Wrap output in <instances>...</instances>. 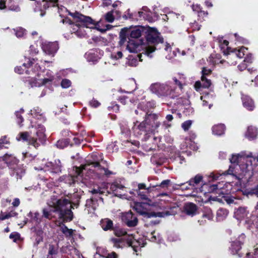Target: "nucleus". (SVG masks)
Wrapping results in <instances>:
<instances>
[{"label": "nucleus", "instance_id": "1", "mask_svg": "<svg viewBox=\"0 0 258 258\" xmlns=\"http://www.w3.org/2000/svg\"><path fill=\"white\" fill-rule=\"evenodd\" d=\"M147 43H144L140 39H131L128 42L126 46V49L130 52L137 53L142 51L143 54L149 57H152V53L155 50V46L161 43L164 47V49L169 52L168 56L166 57L170 59L176 55L175 51L171 53V46L169 43H163V39L160 37V34L154 28H151L150 32L147 37Z\"/></svg>", "mask_w": 258, "mask_h": 258}, {"label": "nucleus", "instance_id": "2", "mask_svg": "<svg viewBox=\"0 0 258 258\" xmlns=\"http://www.w3.org/2000/svg\"><path fill=\"white\" fill-rule=\"evenodd\" d=\"M252 153L246 154L245 152L232 155L230 159L231 163L236 164L230 166L226 173L234 176L238 180L247 181L253 175V168L251 164Z\"/></svg>", "mask_w": 258, "mask_h": 258}, {"label": "nucleus", "instance_id": "3", "mask_svg": "<svg viewBox=\"0 0 258 258\" xmlns=\"http://www.w3.org/2000/svg\"><path fill=\"white\" fill-rule=\"evenodd\" d=\"M72 201V199H58L54 196H52L47 202L48 207L43 210V216L50 219L53 217L52 213L56 212L58 213L59 219L63 221H70L73 219V213L71 210Z\"/></svg>", "mask_w": 258, "mask_h": 258}, {"label": "nucleus", "instance_id": "4", "mask_svg": "<svg viewBox=\"0 0 258 258\" xmlns=\"http://www.w3.org/2000/svg\"><path fill=\"white\" fill-rule=\"evenodd\" d=\"M26 65L31 66L32 71L36 74L35 77L29 80V84L31 87H39L47 84L49 85L54 81L55 78L53 72L49 70L41 71L39 65L34 59H29L27 63H24L23 64V67H24L25 69L26 68Z\"/></svg>", "mask_w": 258, "mask_h": 258}, {"label": "nucleus", "instance_id": "5", "mask_svg": "<svg viewBox=\"0 0 258 258\" xmlns=\"http://www.w3.org/2000/svg\"><path fill=\"white\" fill-rule=\"evenodd\" d=\"M137 192L141 199L146 200V202H136L134 203L133 205H132L133 208L140 215L146 216L148 217H162L165 215H168L169 214L168 212H166L165 214L163 212H153L149 213V211L151 210V207L156 208V209H164L165 207L163 206L160 202L161 200H158V201H152L151 200L146 199V196L144 195H141L140 191H137Z\"/></svg>", "mask_w": 258, "mask_h": 258}, {"label": "nucleus", "instance_id": "6", "mask_svg": "<svg viewBox=\"0 0 258 258\" xmlns=\"http://www.w3.org/2000/svg\"><path fill=\"white\" fill-rule=\"evenodd\" d=\"M31 123L33 130L30 134L27 132L20 133L17 137V140L26 141L35 148H37L45 141V128L40 124H33V121Z\"/></svg>", "mask_w": 258, "mask_h": 258}, {"label": "nucleus", "instance_id": "7", "mask_svg": "<svg viewBox=\"0 0 258 258\" xmlns=\"http://www.w3.org/2000/svg\"><path fill=\"white\" fill-rule=\"evenodd\" d=\"M173 82L165 84L156 83L152 84L150 87V91L159 96H175L177 92V86L180 90L182 89L181 83L175 78L173 79Z\"/></svg>", "mask_w": 258, "mask_h": 258}, {"label": "nucleus", "instance_id": "8", "mask_svg": "<svg viewBox=\"0 0 258 258\" xmlns=\"http://www.w3.org/2000/svg\"><path fill=\"white\" fill-rule=\"evenodd\" d=\"M155 114H149L145 120L139 123L137 121L133 128L136 136L141 135L143 133L152 132L159 127L160 123L156 119Z\"/></svg>", "mask_w": 258, "mask_h": 258}, {"label": "nucleus", "instance_id": "9", "mask_svg": "<svg viewBox=\"0 0 258 258\" xmlns=\"http://www.w3.org/2000/svg\"><path fill=\"white\" fill-rule=\"evenodd\" d=\"M79 15H82V14L76 13L72 15V16L77 19V20L75 24H72V32L74 33L78 37H84L87 35V31L85 28L94 29L90 27H87L84 24V22L82 21Z\"/></svg>", "mask_w": 258, "mask_h": 258}, {"label": "nucleus", "instance_id": "10", "mask_svg": "<svg viewBox=\"0 0 258 258\" xmlns=\"http://www.w3.org/2000/svg\"><path fill=\"white\" fill-rule=\"evenodd\" d=\"M247 49L244 47H241L238 50L233 49L228 47L227 49V52L224 50L223 53L225 55H229L227 57L228 63L231 65H235L236 61L235 60L237 57L242 58L245 55Z\"/></svg>", "mask_w": 258, "mask_h": 258}, {"label": "nucleus", "instance_id": "11", "mask_svg": "<svg viewBox=\"0 0 258 258\" xmlns=\"http://www.w3.org/2000/svg\"><path fill=\"white\" fill-rule=\"evenodd\" d=\"M80 20L84 22V24L87 27L94 28L99 31L104 33L107 30L110 29L112 26L110 25L107 24L105 25V28H100L99 27V22H96L90 17H87L84 15H79Z\"/></svg>", "mask_w": 258, "mask_h": 258}, {"label": "nucleus", "instance_id": "12", "mask_svg": "<svg viewBox=\"0 0 258 258\" xmlns=\"http://www.w3.org/2000/svg\"><path fill=\"white\" fill-rule=\"evenodd\" d=\"M115 234L117 236V238H112L111 241L113 243L114 246L117 248L122 247L124 241H126V238H127L128 235L126 232L121 229H117L115 231Z\"/></svg>", "mask_w": 258, "mask_h": 258}, {"label": "nucleus", "instance_id": "13", "mask_svg": "<svg viewBox=\"0 0 258 258\" xmlns=\"http://www.w3.org/2000/svg\"><path fill=\"white\" fill-rule=\"evenodd\" d=\"M41 48L45 54L52 57L58 49V44L56 42L45 41L42 42Z\"/></svg>", "mask_w": 258, "mask_h": 258}, {"label": "nucleus", "instance_id": "14", "mask_svg": "<svg viewBox=\"0 0 258 258\" xmlns=\"http://www.w3.org/2000/svg\"><path fill=\"white\" fill-rule=\"evenodd\" d=\"M213 187L216 190V192L219 194L224 195L231 191L234 192L232 185L230 182H219L217 184L213 185Z\"/></svg>", "mask_w": 258, "mask_h": 258}, {"label": "nucleus", "instance_id": "15", "mask_svg": "<svg viewBox=\"0 0 258 258\" xmlns=\"http://www.w3.org/2000/svg\"><path fill=\"white\" fill-rule=\"evenodd\" d=\"M126 242L129 246L133 247L136 252H137L139 249L143 247L145 244L143 239H136L132 234L127 236V238H126Z\"/></svg>", "mask_w": 258, "mask_h": 258}, {"label": "nucleus", "instance_id": "16", "mask_svg": "<svg viewBox=\"0 0 258 258\" xmlns=\"http://www.w3.org/2000/svg\"><path fill=\"white\" fill-rule=\"evenodd\" d=\"M125 188L120 181H114L112 183L108 184L107 189L109 193H112L116 196L121 195V191Z\"/></svg>", "mask_w": 258, "mask_h": 258}, {"label": "nucleus", "instance_id": "17", "mask_svg": "<svg viewBox=\"0 0 258 258\" xmlns=\"http://www.w3.org/2000/svg\"><path fill=\"white\" fill-rule=\"evenodd\" d=\"M121 219L129 227L135 226L138 223L137 218L131 211L122 213Z\"/></svg>", "mask_w": 258, "mask_h": 258}, {"label": "nucleus", "instance_id": "18", "mask_svg": "<svg viewBox=\"0 0 258 258\" xmlns=\"http://www.w3.org/2000/svg\"><path fill=\"white\" fill-rule=\"evenodd\" d=\"M35 169H38L35 167ZM40 170L44 169L45 171L50 170L53 173H58L61 171L60 162L59 160H55L54 162H48L44 167H41Z\"/></svg>", "mask_w": 258, "mask_h": 258}, {"label": "nucleus", "instance_id": "19", "mask_svg": "<svg viewBox=\"0 0 258 258\" xmlns=\"http://www.w3.org/2000/svg\"><path fill=\"white\" fill-rule=\"evenodd\" d=\"M245 238L244 234H242L235 241H232L230 249L233 254H237L241 249V244L244 242Z\"/></svg>", "mask_w": 258, "mask_h": 258}, {"label": "nucleus", "instance_id": "20", "mask_svg": "<svg viewBox=\"0 0 258 258\" xmlns=\"http://www.w3.org/2000/svg\"><path fill=\"white\" fill-rule=\"evenodd\" d=\"M203 177L201 175H197L194 178L191 179L188 181V185L189 187L186 186L185 189H196L197 191H202L200 188H198L197 186L201 185L203 183Z\"/></svg>", "mask_w": 258, "mask_h": 258}, {"label": "nucleus", "instance_id": "21", "mask_svg": "<svg viewBox=\"0 0 258 258\" xmlns=\"http://www.w3.org/2000/svg\"><path fill=\"white\" fill-rule=\"evenodd\" d=\"M211 73V70L207 68H203L202 71L201 81L203 82V86L205 88H209L211 85V80L207 77Z\"/></svg>", "mask_w": 258, "mask_h": 258}, {"label": "nucleus", "instance_id": "22", "mask_svg": "<svg viewBox=\"0 0 258 258\" xmlns=\"http://www.w3.org/2000/svg\"><path fill=\"white\" fill-rule=\"evenodd\" d=\"M2 160L11 168H13L18 162L17 159L12 154H6L2 157Z\"/></svg>", "mask_w": 258, "mask_h": 258}, {"label": "nucleus", "instance_id": "23", "mask_svg": "<svg viewBox=\"0 0 258 258\" xmlns=\"http://www.w3.org/2000/svg\"><path fill=\"white\" fill-rule=\"evenodd\" d=\"M242 101L243 106L248 110H252L254 105L252 100L248 96L242 95Z\"/></svg>", "mask_w": 258, "mask_h": 258}, {"label": "nucleus", "instance_id": "24", "mask_svg": "<svg viewBox=\"0 0 258 258\" xmlns=\"http://www.w3.org/2000/svg\"><path fill=\"white\" fill-rule=\"evenodd\" d=\"M249 211L247 210L245 207H240L234 213L235 217L238 220L244 219L247 217Z\"/></svg>", "mask_w": 258, "mask_h": 258}, {"label": "nucleus", "instance_id": "25", "mask_svg": "<svg viewBox=\"0 0 258 258\" xmlns=\"http://www.w3.org/2000/svg\"><path fill=\"white\" fill-rule=\"evenodd\" d=\"M99 160H94V161H92L91 162H90L88 164H86L85 165H83L81 166V169L77 168V172H78V174L79 175L81 174V172L83 170H89L90 168H88V167L90 166H91L93 167L94 168H100V165H99Z\"/></svg>", "mask_w": 258, "mask_h": 258}, {"label": "nucleus", "instance_id": "26", "mask_svg": "<svg viewBox=\"0 0 258 258\" xmlns=\"http://www.w3.org/2000/svg\"><path fill=\"white\" fill-rule=\"evenodd\" d=\"M196 138V135L195 133H191L189 139H185V143L187 144V146H189V148L193 150H197L198 149L197 145L193 141Z\"/></svg>", "mask_w": 258, "mask_h": 258}, {"label": "nucleus", "instance_id": "27", "mask_svg": "<svg viewBox=\"0 0 258 258\" xmlns=\"http://www.w3.org/2000/svg\"><path fill=\"white\" fill-rule=\"evenodd\" d=\"M138 14L140 17H143L144 19L148 20L150 22H154L157 19V15L155 14L152 16V14L150 11L148 13H144L143 11H139Z\"/></svg>", "mask_w": 258, "mask_h": 258}, {"label": "nucleus", "instance_id": "28", "mask_svg": "<svg viewBox=\"0 0 258 258\" xmlns=\"http://www.w3.org/2000/svg\"><path fill=\"white\" fill-rule=\"evenodd\" d=\"M225 126L223 124L215 125L212 127L213 134L217 136H221L224 134Z\"/></svg>", "mask_w": 258, "mask_h": 258}, {"label": "nucleus", "instance_id": "29", "mask_svg": "<svg viewBox=\"0 0 258 258\" xmlns=\"http://www.w3.org/2000/svg\"><path fill=\"white\" fill-rule=\"evenodd\" d=\"M197 211V206L192 203H187L184 206V211L187 215L193 216Z\"/></svg>", "mask_w": 258, "mask_h": 258}, {"label": "nucleus", "instance_id": "30", "mask_svg": "<svg viewBox=\"0 0 258 258\" xmlns=\"http://www.w3.org/2000/svg\"><path fill=\"white\" fill-rule=\"evenodd\" d=\"M257 135V131L256 127L254 126H249L247 131L245 134V136L249 139V140H253L255 139Z\"/></svg>", "mask_w": 258, "mask_h": 258}, {"label": "nucleus", "instance_id": "31", "mask_svg": "<svg viewBox=\"0 0 258 258\" xmlns=\"http://www.w3.org/2000/svg\"><path fill=\"white\" fill-rule=\"evenodd\" d=\"M100 225L102 229L106 231L112 228L113 223L112 221L109 219H104L101 221Z\"/></svg>", "mask_w": 258, "mask_h": 258}, {"label": "nucleus", "instance_id": "32", "mask_svg": "<svg viewBox=\"0 0 258 258\" xmlns=\"http://www.w3.org/2000/svg\"><path fill=\"white\" fill-rule=\"evenodd\" d=\"M85 56L89 61L95 62L99 59L97 54L94 51L86 53Z\"/></svg>", "mask_w": 258, "mask_h": 258}, {"label": "nucleus", "instance_id": "33", "mask_svg": "<svg viewBox=\"0 0 258 258\" xmlns=\"http://www.w3.org/2000/svg\"><path fill=\"white\" fill-rule=\"evenodd\" d=\"M142 31L140 28H135L132 29L130 33L131 37L132 39H137L141 36Z\"/></svg>", "mask_w": 258, "mask_h": 258}, {"label": "nucleus", "instance_id": "34", "mask_svg": "<svg viewBox=\"0 0 258 258\" xmlns=\"http://www.w3.org/2000/svg\"><path fill=\"white\" fill-rule=\"evenodd\" d=\"M41 110L38 107H35L30 111L31 114L34 117L40 119L42 118V113Z\"/></svg>", "mask_w": 258, "mask_h": 258}, {"label": "nucleus", "instance_id": "35", "mask_svg": "<svg viewBox=\"0 0 258 258\" xmlns=\"http://www.w3.org/2000/svg\"><path fill=\"white\" fill-rule=\"evenodd\" d=\"M203 218L211 220L213 218V214L212 210L208 208H205L203 212Z\"/></svg>", "mask_w": 258, "mask_h": 258}, {"label": "nucleus", "instance_id": "36", "mask_svg": "<svg viewBox=\"0 0 258 258\" xmlns=\"http://www.w3.org/2000/svg\"><path fill=\"white\" fill-rule=\"evenodd\" d=\"M228 214V211L224 209H220L218 210L217 213V217L220 220H223L227 216Z\"/></svg>", "mask_w": 258, "mask_h": 258}, {"label": "nucleus", "instance_id": "37", "mask_svg": "<svg viewBox=\"0 0 258 258\" xmlns=\"http://www.w3.org/2000/svg\"><path fill=\"white\" fill-rule=\"evenodd\" d=\"M61 231L66 236H71L72 235L73 231L71 229H69L65 225H62L60 226Z\"/></svg>", "mask_w": 258, "mask_h": 258}, {"label": "nucleus", "instance_id": "38", "mask_svg": "<svg viewBox=\"0 0 258 258\" xmlns=\"http://www.w3.org/2000/svg\"><path fill=\"white\" fill-rule=\"evenodd\" d=\"M141 57L142 54L137 55V56L134 58L128 61V64L131 66H136L138 64V59L140 60V61H142Z\"/></svg>", "mask_w": 258, "mask_h": 258}, {"label": "nucleus", "instance_id": "39", "mask_svg": "<svg viewBox=\"0 0 258 258\" xmlns=\"http://www.w3.org/2000/svg\"><path fill=\"white\" fill-rule=\"evenodd\" d=\"M151 237H150V240L153 242H157L158 243L161 242L162 238L160 237V235L157 234H156L155 232H153L150 234Z\"/></svg>", "mask_w": 258, "mask_h": 258}, {"label": "nucleus", "instance_id": "40", "mask_svg": "<svg viewBox=\"0 0 258 258\" xmlns=\"http://www.w3.org/2000/svg\"><path fill=\"white\" fill-rule=\"evenodd\" d=\"M219 41L221 48L223 49V51L225 50L227 52V49L228 47L229 42L226 40H223L222 38L220 39Z\"/></svg>", "mask_w": 258, "mask_h": 258}, {"label": "nucleus", "instance_id": "41", "mask_svg": "<svg viewBox=\"0 0 258 258\" xmlns=\"http://www.w3.org/2000/svg\"><path fill=\"white\" fill-rule=\"evenodd\" d=\"M192 9L194 11H196L198 13V15L200 17L203 15H207V13H205V12L201 11V8L199 5H193L192 6Z\"/></svg>", "mask_w": 258, "mask_h": 258}, {"label": "nucleus", "instance_id": "42", "mask_svg": "<svg viewBox=\"0 0 258 258\" xmlns=\"http://www.w3.org/2000/svg\"><path fill=\"white\" fill-rule=\"evenodd\" d=\"M209 98L208 96H201V99L203 101V106H207L208 105V108L210 109L212 106V103H209L208 101L207 100Z\"/></svg>", "mask_w": 258, "mask_h": 258}, {"label": "nucleus", "instance_id": "43", "mask_svg": "<svg viewBox=\"0 0 258 258\" xmlns=\"http://www.w3.org/2000/svg\"><path fill=\"white\" fill-rule=\"evenodd\" d=\"M68 145V142L66 140H59L57 142L56 146L58 148L63 149Z\"/></svg>", "mask_w": 258, "mask_h": 258}, {"label": "nucleus", "instance_id": "44", "mask_svg": "<svg viewBox=\"0 0 258 258\" xmlns=\"http://www.w3.org/2000/svg\"><path fill=\"white\" fill-rule=\"evenodd\" d=\"M71 81L68 79H64L61 81V86L62 88H68L71 86Z\"/></svg>", "mask_w": 258, "mask_h": 258}, {"label": "nucleus", "instance_id": "45", "mask_svg": "<svg viewBox=\"0 0 258 258\" xmlns=\"http://www.w3.org/2000/svg\"><path fill=\"white\" fill-rule=\"evenodd\" d=\"M24 110L23 109H21L19 111H17L15 112L16 116L17 118V122L20 124V122H22L23 121V118L21 116V114L23 113Z\"/></svg>", "mask_w": 258, "mask_h": 258}, {"label": "nucleus", "instance_id": "46", "mask_svg": "<svg viewBox=\"0 0 258 258\" xmlns=\"http://www.w3.org/2000/svg\"><path fill=\"white\" fill-rule=\"evenodd\" d=\"M15 31L16 35L17 37H22L25 34V30L22 28H17Z\"/></svg>", "mask_w": 258, "mask_h": 258}, {"label": "nucleus", "instance_id": "47", "mask_svg": "<svg viewBox=\"0 0 258 258\" xmlns=\"http://www.w3.org/2000/svg\"><path fill=\"white\" fill-rule=\"evenodd\" d=\"M224 200L228 204H231L233 203L235 204L236 202L235 201L236 200V199L232 196H225L224 197Z\"/></svg>", "mask_w": 258, "mask_h": 258}, {"label": "nucleus", "instance_id": "48", "mask_svg": "<svg viewBox=\"0 0 258 258\" xmlns=\"http://www.w3.org/2000/svg\"><path fill=\"white\" fill-rule=\"evenodd\" d=\"M105 20L110 23H112L114 21V17L112 14V11L108 12L105 16Z\"/></svg>", "mask_w": 258, "mask_h": 258}, {"label": "nucleus", "instance_id": "49", "mask_svg": "<svg viewBox=\"0 0 258 258\" xmlns=\"http://www.w3.org/2000/svg\"><path fill=\"white\" fill-rule=\"evenodd\" d=\"M192 124L191 120H186L182 123L181 126L184 131H187L189 129Z\"/></svg>", "mask_w": 258, "mask_h": 258}, {"label": "nucleus", "instance_id": "50", "mask_svg": "<svg viewBox=\"0 0 258 258\" xmlns=\"http://www.w3.org/2000/svg\"><path fill=\"white\" fill-rule=\"evenodd\" d=\"M77 178V177H74L72 176H68L66 177L65 180L66 182L69 184H72L73 183H75L76 181V179Z\"/></svg>", "mask_w": 258, "mask_h": 258}, {"label": "nucleus", "instance_id": "51", "mask_svg": "<svg viewBox=\"0 0 258 258\" xmlns=\"http://www.w3.org/2000/svg\"><path fill=\"white\" fill-rule=\"evenodd\" d=\"M57 253V250L55 249L53 245H50L48 248V252L47 256H52L53 254Z\"/></svg>", "mask_w": 258, "mask_h": 258}, {"label": "nucleus", "instance_id": "52", "mask_svg": "<svg viewBox=\"0 0 258 258\" xmlns=\"http://www.w3.org/2000/svg\"><path fill=\"white\" fill-rule=\"evenodd\" d=\"M29 215H31L32 217V219L34 221H35L37 222H40V215L38 213H32L30 212L29 214Z\"/></svg>", "mask_w": 258, "mask_h": 258}, {"label": "nucleus", "instance_id": "53", "mask_svg": "<svg viewBox=\"0 0 258 258\" xmlns=\"http://www.w3.org/2000/svg\"><path fill=\"white\" fill-rule=\"evenodd\" d=\"M23 159L24 160H26V162L30 161L34 159V157L32 156L30 154L28 153H23Z\"/></svg>", "mask_w": 258, "mask_h": 258}, {"label": "nucleus", "instance_id": "54", "mask_svg": "<svg viewBox=\"0 0 258 258\" xmlns=\"http://www.w3.org/2000/svg\"><path fill=\"white\" fill-rule=\"evenodd\" d=\"M20 234L16 232L12 233L10 235V238L13 239L14 242H16L17 240L20 238Z\"/></svg>", "mask_w": 258, "mask_h": 258}, {"label": "nucleus", "instance_id": "55", "mask_svg": "<svg viewBox=\"0 0 258 258\" xmlns=\"http://www.w3.org/2000/svg\"><path fill=\"white\" fill-rule=\"evenodd\" d=\"M57 0H49L44 5L45 8H48L50 6H54L55 4L57 3Z\"/></svg>", "mask_w": 258, "mask_h": 258}, {"label": "nucleus", "instance_id": "56", "mask_svg": "<svg viewBox=\"0 0 258 258\" xmlns=\"http://www.w3.org/2000/svg\"><path fill=\"white\" fill-rule=\"evenodd\" d=\"M122 56V53L120 51H118L115 53H113L111 54V58L114 59H118L121 58Z\"/></svg>", "mask_w": 258, "mask_h": 258}, {"label": "nucleus", "instance_id": "57", "mask_svg": "<svg viewBox=\"0 0 258 258\" xmlns=\"http://www.w3.org/2000/svg\"><path fill=\"white\" fill-rule=\"evenodd\" d=\"M30 53L31 54H36L38 52V50L36 47L34 45L30 46Z\"/></svg>", "mask_w": 258, "mask_h": 258}, {"label": "nucleus", "instance_id": "58", "mask_svg": "<svg viewBox=\"0 0 258 258\" xmlns=\"http://www.w3.org/2000/svg\"><path fill=\"white\" fill-rule=\"evenodd\" d=\"M203 87L204 88L203 86V82L202 81H197L196 83H195V89L198 91L200 90V88L201 87Z\"/></svg>", "mask_w": 258, "mask_h": 258}, {"label": "nucleus", "instance_id": "59", "mask_svg": "<svg viewBox=\"0 0 258 258\" xmlns=\"http://www.w3.org/2000/svg\"><path fill=\"white\" fill-rule=\"evenodd\" d=\"M247 256L248 258H258V249H255L252 255H251L250 253H248L247 254Z\"/></svg>", "mask_w": 258, "mask_h": 258}, {"label": "nucleus", "instance_id": "60", "mask_svg": "<svg viewBox=\"0 0 258 258\" xmlns=\"http://www.w3.org/2000/svg\"><path fill=\"white\" fill-rule=\"evenodd\" d=\"M9 143V142L7 140V138L6 137H4V138L0 139V148L3 147L5 144H8Z\"/></svg>", "mask_w": 258, "mask_h": 258}, {"label": "nucleus", "instance_id": "61", "mask_svg": "<svg viewBox=\"0 0 258 258\" xmlns=\"http://www.w3.org/2000/svg\"><path fill=\"white\" fill-rule=\"evenodd\" d=\"M170 183V180L169 179L165 180L162 181L160 184V186L162 187H167Z\"/></svg>", "mask_w": 258, "mask_h": 258}, {"label": "nucleus", "instance_id": "62", "mask_svg": "<svg viewBox=\"0 0 258 258\" xmlns=\"http://www.w3.org/2000/svg\"><path fill=\"white\" fill-rule=\"evenodd\" d=\"M90 104L91 106L94 107H97L100 105V103L95 100H92L90 102Z\"/></svg>", "mask_w": 258, "mask_h": 258}, {"label": "nucleus", "instance_id": "63", "mask_svg": "<svg viewBox=\"0 0 258 258\" xmlns=\"http://www.w3.org/2000/svg\"><path fill=\"white\" fill-rule=\"evenodd\" d=\"M24 71V69L22 67H17L15 69V72L19 74H23Z\"/></svg>", "mask_w": 258, "mask_h": 258}, {"label": "nucleus", "instance_id": "64", "mask_svg": "<svg viewBox=\"0 0 258 258\" xmlns=\"http://www.w3.org/2000/svg\"><path fill=\"white\" fill-rule=\"evenodd\" d=\"M20 203V200L18 198H15L13 202L12 203V205H13V206L17 207L19 206Z\"/></svg>", "mask_w": 258, "mask_h": 258}]
</instances>
